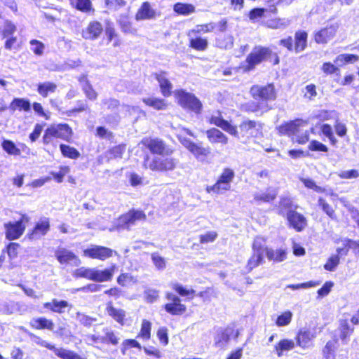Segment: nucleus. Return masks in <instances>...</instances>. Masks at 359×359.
I'll list each match as a JSON object with an SVG mask.
<instances>
[{
  "label": "nucleus",
  "mask_w": 359,
  "mask_h": 359,
  "mask_svg": "<svg viewBox=\"0 0 359 359\" xmlns=\"http://www.w3.org/2000/svg\"><path fill=\"white\" fill-rule=\"evenodd\" d=\"M173 130L180 143L198 160H204L210 154V151L209 147H204L201 144H196L184 137L186 134L191 137H195L189 129L178 126L173 127Z\"/></svg>",
  "instance_id": "f257e3e1"
},
{
  "label": "nucleus",
  "mask_w": 359,
  "mask_h": 359,
  "mask_svg": "<svg viewBox=\"0 0 359 359\" xmlns=\"http://www.w3.org/2000/svg\"><path fill=\"white\" fill-rule=\"evenodd\" d=\"M166 156L161 155V156H154L152 158L147 156L144 159V167L156 172H168L175 170L179 161L170 155Z\"/></svg>",
  "instance_id": "f03ea898"
},
{
  "label": "nucleus",
  "mask_w": 359,
  "mask_h": 359,
  "mask_svg": "<svg viewBox=\"0 0 359 359\" xmlns=\"http://www.w3.org/2000/svg\"><path fill=\"white\" fill-rule=\"evenodd\" d=\"M115 269V264L112 265L111 268L104 270L81 267L76 271L75 274L77 277L85 278L95 282H106L112 278Z\"/></svg>",
  "instance_id": "7ed1b4c3"
},
{
  "label": "nucleus",
  "mask_w": 359,
  "mask_h": 359,
  "mask_svg": "<svg viewBox=\"0 0 359 359\" xmlns=\"http://www.w3.org/2000/svg\"><path fill=\"white\" fill-rule=\"evenodd\" d=\"M72 135V130L67 124H53L45 130L43 136V142L48 144L54 139H61L70 142Z\"/></svg>",
  "instance_id": "20e7f679"
},
{
  "label": "nucleus",
  "mask_w": 359,
  "mask_h": 359,
  "mask_svg": "<svg viewBox=\"0 0 359 359\" xmlns=\"http://www.w3.org/2000/svg\"><path fill=\"white\" fill-rule=\"evenodd\" d=\"M174 96L177 102L182 108L196 114L201 112L202 103L194 95L183 90H177L174 92Z\"/></svg>",
  "instance_id": "39448f33"
},
{
  "label": "nucleus",
  "mask_w": 359,
  "mask_h": 359,
  "mask_svg": "<svg viewBox=\"0 0 359 359\" xmlns=\"http://www.w3.org/2000/svg\"><path fill=\"white\" fill-rule=\"evenodd\" d=\"M17 31L16 25L11 20L6 19L0 20V36L6 39L4 47L7 50L15 48L18 39L14 36Z\"/></svg>",
  "instance_id": "423d86ee"
},
{
  "label": "nucleus",
  "mask_w": 359,
  "mask_h": 359,
  "mask_svg": "<svg viewBox=\"0 0 359 359\" xmlns=\"http://www.w3.org/2000/svg\"><path fill=\"white\" fill-rule=\"evenodd\" d=\"M114 255H117V252L112 249L97 245H92L83 250V256L101 261H104Z\"/></svg>",
  "instance_id": "0eeeda50"
},
{
  "label": "nucleus",
  "mask_w": 359,
  "mask_h": 359,
  "mask_svg": "<svg viewBox=\"0 0 359 359\" xmlns=\"http://www.w3.org/2000/svg\"><path fill=\"white\" fill-rule=\"evenodd\" d=\"M250 94L255 99L264 101H272L276 98L275 86L271 83L264 86L255 85L250 89Z\"/></svg>",
  "instance_id": "6e6552de"
},
{
  "label": "nucleus",
  "mask_w": 359,
  "mask_h": 359,
  "mask_svg": "<svg viewBox=\"0 0 359 359\" xmlns=\"http://www.w3.org/2000/svg\"><path fill=\"white\" fill-rule=\"evenodd\" d=\"M271 54V51L264 47H255L246 59L247 66L245 67L246 70H250L264 60H266Z\"/></svg>",
  "instance_id": "1a4fd4ad"
},
{
  "label": "nucleus",
  "mask_w": 359,
  "mask_h": 359,
  "mask_svg": "<svg viewBox=\"0 0 359 359\" xmlns=\"http://www.w3.org/2000/svg\"><path fill=\"white\" fill-rule=\"evenodd\" d=\"M339 29L337 22H332L327 25L325 27L316 31L313 34L315 41L318 44H327L336 35Z\"/></svg>",
  "instance_id": "9d476101"
},
{
  "label": "nucleus",
  "mask_w": 359,
  "mask_h": 359,
  "mask_svg": "<svg viewBox=\"0 0 359 359\" xmlns=\"http://www.w3.org/2000/svg\"><path fill=\"white\" fill-rule=\"evenodd\" d=\"M28 217L25 215H22L21 219L18 222L6 224V238L9 240H15L20 237L25 229V223L28 222Z\"/></svg>",
  "instance_id": "9b49d317"
},
{
  "label": "nucleus",
  "mask_w": 359,
  "mask_h": 359,
  "mask_svg": "<svg viewBox=\"0 0 359 359\" xmlns=\"http://www.w3.org/2000/svg\"><path fill=\"white\" fill-rule=\"evenodd\" d=\"M141 144L147 147L153 154L158 155H171L173 150L167 147L165 143L159 139L144 138Z\"/></svg>",
  "instance_id": "f8f14e48"
},
{
  "label": "nucleus",
  "mask_w": 359,
  "mask_h": 359,
  "mask_svg": "<svg viewBox=\"0 0 359 359\" xmlns=\"http://www.w3.org/2000/svg\"><path fill=\"white\" fill-rule=\"evenodd\" d=\"M55 256L60 264L62 265L69 264L78 266L81 264L80 259L73 252L64 248H59L56 250Z\"/></svg>",
  "instance_id": "ddd939ff"
},
{
  "label": "nucleus",
  "mask_w": 359,
  "mask_h": 359,
  "mask_svg": "<svg viewBox=\"0 0 359 359\" xmlns=\"http://www.w3.org/2000/svg\"><path fill=\"white\" fill-rule=\"evenodd\" d=\"M308 122L302 119H296L290 122H286L278 127L277 130L278 133L281 135H287L290 137L294 136L295 132H298L299 126H307Z\"/></svg>",
  "instance_id": "4468645a"
},
{
  "label": "nucleus",
  "mask_w": 359,
  "mask_h": 359,
  "mask_svg": "<svg viewBox=\"0 0 359 359\" xmlns=\"http://www.w3.org/2000/svg\"><path fill=\"white\" fill-rule=\"evenodd\" d=\"M166 298L170 302L165 305V311L172 315H182L186 311L185 305L181 304L180 299L172 293H167Z\"/></svg>",
  "instance_id": "2eb2a0df"
},
{
  "label": "nucleus",
  "mask_w": 359,
  "mask_h": 359,
  "mask_svg": "<svg viewBox=\"0 0 359 359\" xmlns=\"http://www.w3.org/2000/svg\"><path fill=\"white\" fill-rule=\"evenodd\" d=\"M241 134L243 137L257 136L262 129L260 123L254 121H245L239 126Z\"/></svg>",
  "instance_id": "dca6fc26"
},
{
  "label": "nucleus",
  "mask_w": 359,
  "mask_h": 359,
  "mask_svg": "<svg viewBox=\"0 0 359 359\" xmlns=\"http://www.w3.org/2000/svg\"><path fill=\"white\" fill-rule=\"evenodd\" d=\"M36 343L43 347L53 350L55 354L62 359H83L77 353L65 348H57L46 341L39 339Z\"/></svg>",
  "instance_id": "f3484780"
},
{
  "label": "nucleus",
  "mask_w": 359,
  "mask_h": 359,
  "mask_svg": "<svg viewBox=\"0 0 359 359\" xmlns=\"http://www.w3.org/2000/svg\"><path fill=\"white\" fill-rule=\"evenodd\" d=\"M316 337V330H301L296 337L297 344L304 349L311 348Z\"/></svg>",
  "instance_id": "a211bd4d"
},
{
  "label": "nucleus",
  "mask_w": 359,
  "mask_h": 359,
  "mask_svg": "<svg viewBox=\"0 0 359 359\" xmlns=\"http://www.w3.org/2000/svg\"><path fill=\"white\" fill-rule=\"evenodd\" d=\"M210 123L222 128L223 130L226 131L231 135L238 137L237 127L236 126L231 125L229 122L224 120L220 116V114H218L217 116H212L210 118Z\"/></svg>",
  "instance_id": "6ab92c4d"
},
{
  "label": "nucleus",
  "mask_w": 359,
  "mask_h": 359,
  "mask_svg": "<svg viewBox=\"0 0 359 359\" xmlns=\"http://www.w3.org/2000/svg\"><path fill=\"white\" fill-rule=\"evenodd\" d=\"M157 13L151 4L146 1L144 2L135 14V20L137 21L148 20L156 18Z\"/></svg>",
  "instance_id": "aec40b11"
},
{
  "label": "nucleus",
  "mask_w": 359,
  "mask_h": 359,
  "mask_svg": "<svg viewBox=\"0 0 359 359\" xmlns=\"http://www.w3.org/2000/svg\"><path fill=\"white\" fill-rule=\"evenodd\" d=\"M103 27L97 21L90 22L87 27L83 30L82 36L86 39L94 40L97 39L102 33Z\"/></svg>",
  "instance_id": "412c9836"
},
{
  "label": "nucleus",
  "mask_w": 359,
  "mask_h": 359,
  "mask_svg": "<svg viewBox=\"0 0 359 359\" xmlns=\"http://www.w3.org/2000/svg\"><path fill=\"white\" fill-rule=\"evenodd\" d=\"M287 219L290 225L297 231H302L307 224L306 219L304 215L295 211H290L287 212Z\"/></svg>",
  "instance_id": "4be33fe9"
},
{
  "label": "nucleus",
  "mask_w": 359,
  "mask_h": 359,
  "mask_svg": "<svg viewBox=\"0 0 359 359\" xmlns=\"http://www.w3.org/2000/svg\"><path fill=\"white\" fill-rule=\"evenodd\" d=\"M146 217L144 213L140 210L130 211L120 217V224L126 226L127 228L134 224L137 221L144 219Z\"/></svg>",
  "instance_id": "5701e85b"
},
{
  "label": "nucleus",
  "mask_w": 359,
  "mask_h": 359,
  "mask_svg": "<svg viewBox=\"0 0 359 359\" xmlns=\"http://www.w3.org/2000/svg\"><path fill=\"white\" fill-rule=\"evenodd\" d=\"M106 311L109 316L120 325H128L127 318H126V311L123 309L114 307L111 302L107 303Z\"/></svg>",
  "instance_id": "b1692460"
},
{
  "label": "nucleus",
  "mask_w": 359,
  "mask_h": 359,
  "mask_svg": "<svg viewBox=\"0 0 359 359\" xmlns=\"http://www.w3.org/2000/svg\"><path fill=\"white\" fill-rule=\"evenodd\" d=\"M208 141L212 144H226L229 142L228 137L217 128H211L206 131Z\"/></svg>",
  "instance_id": "393cba45"
},
{
  "label": "nucleus",
  "mask_w": 359,
  "mask_h": 359,
  "mask_svg": "<svg viewBox=\"0 0 359 359\" xmlns=\"http://www.w3.org/2000/svg\"><path fill=\"white\" fill-rule=\"evenodd\" d=\"M50 224L48 218L41 219L36 224L32 232L29 234L32 239H38L46 234L49 231Z\"/></svg>",
  "instance_id": "a878e982"
},
{
  "label": "nucleus",
  "mask_w": 359,
  "mask_h": 359,
  "mask_svg": "<svg viewBox=\"0 0 359 359\" xmlns=\"http://www.w3.org/2000/svg\"><path fill=\"white\" fill-rule=\"evenodd\" d=\"M156 79H157L161 88V93L165 97H168L171 95L172 85L168 80L167 74L164 72L156 74Z\"/></svg>",
  "instance_id": "bb28decb"
},
{
  "label": "nucleus",
  "mask_w": 359,
  "mask_h": 359,
  "mask_svg": "<svg viewBox=\"0 0 359 359\" xmlns=\"http://www.w3.org/2000/svg\"><path fill=\"white\" fill-rule=\"evenodd\" d=\"M296 343L294 340L290 339H283L280 340L274 346V350L278 357L284 355L285 352L290 351L295 347Z\"/></svg>",
  "instance_id": "cd10ccee"
},
{
  "label": "nucleus",
  "mask_w": 359,
  "mask_h": 359,
  "mask_svg": "<svg viewBox=\"0 0 359 359\" xmlns=\"http://www.w3.org/2000/svg\"><path fill=\"white\" fill-rule=\"evenodd\" d=\"M266 255L269 260L281 262L286 259L287 252L284 248L272 249L266 248Z\"/></svg>",
  "instance_id": "c85d7f7f"
},
{
  "label": "nucleus",
  "mask_w": 359,
  "mask_h": 359,
  "mask_svg": "<svg viewBox=\"0 0 359 359\" xmlns=\"http://www.w3.org/2000/svg\"><path fill=\"white\" fill-rule=\"evenodd\" d=\"M29 324L33 328L37 330L47 329L53 330L54 328L53 322L43 317L34 318L30 320Z\"/></svg>",
  "instance_id": "c756f323"
},
{
  "label": "nucleus",
  "mask_w": 359,
  "mask_h": 359,
  "mask_svg": "<svg viewBox=\"0 0 359 359\" xmlns=\"http://www.w3.org/2000/svg\"><path fill=\"white\" fill-rule=\"evenodd\" d=\"M338 348V341L337 339L328 341L323 348L322 359H335V351Z\"/></svg>",
  "instance_id": "7c9ffc66"
},
{
  "label": "nucleus",
  "mask_w": 359,
  "mask_h": 359,
  "mask_svg": "<svg viewBox=\"0 0 359 359\" xmlns=\"http://www.w3.org/2000/svg\"><path fill=\"white\" fill-rule=\"evenodd\" d=\"M69 1L74 8L82 13H89L94 11L90 0H69Z\"/></svg>",
  "instance_id": "2f4dec72"
},
{
  "label": "nucleus",
  "mask_w": 359,
  "mask_h": 359,
  "mask_svg": "<svg viewBox=\"0 0 359 359\" xmlns=\"http://www.w3.org/2000/svg\"><path fill=\"white\" fill-rule=\"evenodd\" d=\"M307 126H299V131L295 132L292 140L300 144H306L309 140L310 132H313V128L305 129Z\"/></svg>",
  "instance_id": "473e14b6"
},
{
  "label": "nucleus",
  "mask_w": 359,
  "mask_h": 359,
  "mask_svg": "<svg viewBox=\"0 0 359 359\" xmlns=\"http://www.w3.org/2000/svg\"><path fill=\"white\" fill-rule=\"evenodd\" d=\"M277 192L273 189H267L266 191H259L254 194V200L256 202H270L273 201Z\"/></svg>",
  "instance_id": "72a5a7b5"
},
{
  "label": "nucleus",
  "mask_w": 359,
  "mask_h": 359,
  "mask_svg": "<svg viewBox=\"0 0 359 359\" xmlns=\"http://www.w3.org/2000/svg\"><path fill=\"white\" fill-rule=\"evenodd\" d=\"M43 306L53 312L62 313L65 311V308L69 306V303L65 300L53 299L51 302L45 303Z\"/></svg>",
  "instance_id": "f704fd0d"
},
{
  "label": "nucleus",
  "mask_w": 359,
  "mask_h": 359,
  "mask_svg": "<svg viewBox=\"0 0 359 359\" xmlns=\"http://www.w3.org/2000/svg\"><path fill=\"white\" fill-rule=\"evenodd\" d=\"M359 60V57L353 54H341L336 57L334 63L339 68L348 63H353Z\"/></svg>",
  "instance_id": "c9c22d12"
},
{
  "label": "nucleus",
  "mask_w": 359,
  "mask_h": 359,
  "mask_svg": "<svg viewBox=\"0 0 359 359\" xmlns=\"http://www.w3.org/2000/svg\"><path fill=\"white\" fill-rule=\"evenodd\" d=\"M57 89V85L54 83L46 81L38 84L37 91L43 97H46L49 94L53 93Z\"/></svg>",
  "instance_id": "e433bc0d"
},
{
  "label": "nucleus",
  "mask_w": 359,
  "mask_h": 359,
  "mask_svg": "<svg viewBox=\"0 0 359 359\" xmlns=\"http://www.w3.org/2000/svg\"><path fill=\"white\" fill-rule=\"evenodd\" d=\"M189 37V46L191 48L199 51H203L207 48L208 42L206 39L196 36L194 37V35Z\"/></svg>",
  "instance_id": "4c0bfd02"
},
{
  "label": "nucleus",
  "mask_w": 359,
  "mask_h": 359,
  "mask_svg": "<svg viewBox=\"0 0 359 359\" xmlns=\"http://www.w3.org/2000/svg\"><path fill=\"white\" fill-rule=\"evenodd\" d=\"M231 185L222 182L217 180L216 183L212 186H207L206 191L209 194L214 193L216 194H222L225 191L230 190Z\"/></svg>",
  "instance_id": "58836bf2"
},
{
  "label": "nucleus",
  "mask_w": 359,
  "mask_h": 359,
  "mask_svg": "<svg viewBox=\"0 0 359 359\" xmlns=\"http://www.w3.org/2000/svg\"><path fill=\"white\" fill-rule=\"evenodd\" d=\"M143 102L148 106L156 110H165L168 107V103L163 99L156 97L144 98Z\"/></svg>",
  "instance_id": "ea45409f"
},
{
  "label": "nucleus",
  "mask_w": 359,
  "mask_h": 359,
  "mask_svg": "<svg viewBox=\"0 0 359 359\" xmlns=\"http://www.w3.org/2000/svg\"><path fill=\"white\" fill-rule=\"evenodd\" d=\"M215 27V25L213 22L208 24L198 25L194 29L190 30L188 33V36L196 35L201 33H208L212 32Z\"/></svg>",
  "instance_id": "a19ab883"
},
{
  "label": "nucleus",
  "mask_w": 359,
  "mask_h": 359,
  "mask_svg": "<svg viewBox=\"0 0 359 359\" xmlns=\"http://www.w3.org/2000/svg\"><path fill=\"white\" fill-rule=\"evenodd\" d=\"M307 43V33L306 32H298L295 35V50L300 52L304 50Z\"/></svg>",
  "instance_id": "79ce46f5"
},
{
  "label": "nucleus",
  "mask_w": 359,
  "mask_h": 359,
  "mask_svg": "<svg viewBox=\"0 0 359 359\" xmlns=\"http://www.w3.org/2000/svg\"><path fill=\"white\" fill-rule=\"evenodd\" d=\"M175 12L178 14L187 15L195 11V7L190 4L177 3L173 8Z\"/></svg>",
  "instance_id": "37998d69"
},
{
  "label": "nucleus",
  "mask_w": 359,
  "mask_h": 359,
  "mask_svg": "<svg viewBox=\"0 0 359 359\" xmlns=\"http://www.w3.org/2000/svg\"><path fill=\"white\" fill-rule=\"evenodd\" d=\"M103 332L104 335L102 336V339H104L102 341V343L111 344L112 345L114 346L118 344L119 338L114 331H112L108 327H104L103 329Z\"/></svg>",
  "instance_id": "c03bdc74"
},
{
  "label": "nucleus",
  "mask_w": 359,
  "mask_h": 359,
  "mask_svg": "<svg viewBox=\"0 0 359 359\" xmlns=\"http://www.w3.org/2000/svg\"><path fill=\"white\" fill-rule=\"evenodd\" d=\"M60 149L62 154L65 157H67L72 159H76L80 156V153L74 147L61 144L60 145Z\"/></svg>",
  "instance_id": "a18cd8bd"
},
{
  "label": "nucleus",
  "mask_w": 359,
  "mask_h": 359,
  "mask_svg": "<svg viewBox=\"0 0 359 359\" xmlns=\"http://www.w3.org/2000/svg\"><path fill=\"white\" fill-rule=\"evenodd\" d=\"M295 208L292 201L290 197L281 198L279 205L280 214L285 215Z\"/></svg>",
  "instance_id": "49530a36"
},
{
  "label": "nucleus",
  "mask_w": 359,
  "mask_h": 359,
  "mask_svg": "<svg viewBox=\"0 0 359 359\" xmlns=\"http://www.w3.org/2000/svg\"><path fill=\"white\" fill-rule=\"evenodd\" d=\"M263 261V255L259 252H253L252 255L248 259L247 264L248 271H251L253 269L258 266Z\"/></svg>",
  "instance_id": "de8ad7c7"
},
{
  "label": "nucleus",
  "mask_w": 359,
  "mask_h": 359,
  "mask_svg": "<svg viewBox=\"0 0 359 359\" xmlns=\"http://www.w3.org/2000/svg\"><path fill=\"white\" fill-rule=\"evenodd\" d=\"M151 323L147 320H143L141 325L140 332L138 337L144 340H148L151 337Z\"/></svg>",
  "instance_id": "09e8293b"
},
{
  "label": "nucleus",
  "mask_w": 359,
  "mask_h": 359,
  "mask_svg": "<svg viewBox=\"0 0 359 359\" xmlns=\"http://www.w3.org/2000/svg\"><path fill=\"white\" fill-rule=\"evenodd\" d=\"M1 146L4 150L10 155L19 156L21 154L20 149L11 140H4Z\"/></svg>",
  "instance_id": "8fccbe9b"
},
{
  "label": "nucleus",
  "mask_w": 359,
  "mask_h": 359,
  "mask_svg": "<svg viewBox=\"0 0 359 359\" xmlns=\"http://www.w3.org/2000/svg\"><path fill=\"white\" fill-rule=\"evenodd\" d=\"M339 329L341 331L340 337L342 340H345L353 332V327H351L348 323V318L341 319L340 320Z\"/></svg>",
  "instance_id": "3c124183"
},
{
  "label": "nucleus",
  "mask_w": 359,
  "mask_h": 359,
  "mask_svg": "<svg viewBox=\"0 0 359 359\" xmlns=\"http://www.w3.org/2000/svg\"><path fill=\"white\" fill-rule=\"evenodd\" d=\"M292 313L290 311H286L280 315L276 321L278 327H283L288 325L292 320Z\"/></svg>",
  "instance_id": "603ef678"
},
{
  "label": "nucleus",
  "mask_w": 359,
  "mask_h": 359,
  "mask_svg": "<svg viewBox=\"0 0 359 359\" xmlns=\"http://www.w3.org/2000/svg\"><path fill=\"white\" fill-rule=\"evenodd\" d=\"M11 108L19 109L27 111L30 109V103L28 100L22 98H15L11 103Z\"/></svg>",
  "instance_id": "864d4df0"
},
{
  "label": "nucleus",
  "mask_w": 359,
  "mask_h": 359,
  "mask_svg": "<svg viewBox=\"0 0 359 359\" xmlns=\"http://www.w3.org/2000/svg\"><path fill=\"white\" fill-rule=\"evenodd\" d=\"M119 24L123 32L128 34H133L135 32V29L133 27L128 16H121L119 19Z\"/></svg>",
  "instance_id": "5fc2aeb1"
},
{
  "label": "nucleus",
  "mask_w": 359,
  "mask_h": 359,
  "mask_svg": "<svg viewBox=\"0 0 359 359\" xmlns=\"http://www.w3.org/2000/svg\"><path fill=\"white\" fill-rule=\"evenodd\" d=\"M235 176V173L233 170L230 168H224L218 178V180L228 184L231 185L233 178Z\"/></svg>",
  "instance_id": "6e6d98bb"
},
{
  "label": "nucleus",
  "mask_w": 359,
  "mask_h": 359,
  "mask_svg": "<svg viewBox=\"0 0 359 359\" xmlns=\"http://www.w3.org/2000/svg\"><path fill=\"white\" fill-rule=\"evenodd\" d=\"M31 50L33 51V53L36 55H42L45 49V45L36 40V39H32L29 42Z\"/></svg>",
  "instance_id": "4d7b16f0"
},
{
  "label": "nucleus",
  "mask_w": 359,
  "mask_h": 359,
  "mask_svg": "<svg viewBox=\"0 0 359 359\" xmlns=\"http://www.w3.org/2000/svg\"><path fill=\"white\" fill-rule=\"evenodd\" d=\"M339 264V257L337 255H332L324 265V269L329 271H335Z\"/></svg>",
  "instance_id": "13d9d810"
},
{
  "label": "nucleus",
  "mask_w": 359,
  "mask_h": 359,
  "mask_svg": "<svg viewBox=\"0 0 359 359\" xmlns=\"http://www.w3.org/2000/svg\"><path fill=\"white\" fill-rule=\"evenodd\" d=\"M171 286L173 290H175L177 293H179V294L183 297H193V294L195 292L194 290L187 289L178 283H172Z\"/></svg>",
  "instance_id": "bf43d9fd"
},
{
  "label": "nucleus",
  "mask_w": 359,
  "mask_h": 359,
  "mask_svg": "<svg viewBox=\"0 0 359 359\" xmlns=\"http://www.w3.org/2000/svg\"><path fill=\"white\" fill-rule=\"evenodd\" d=\"M290 21L287 19H275L269 21L267 25L273 29H280L287 27Z\"/></svg>",
  "instance_id": "052dcab7"
},
{
  "label": "nucleus",
  "mask_w": 359,
  "mask_h": 359,
  "mask_svg": "<svg viewBox=\"0 0 359 359\" xmlns=\"http://www.w3.org/2000/svg\"><path fill=\"white\" fill-rule=\"evenodd\" d=\"M320 69L322 72L326 75L335 74L339 71V69L336 66L335 64L330 62H324L322 65Z\"/></svg>",
  "instance_id": "680f3d73"
},
{
  "label": "nucleus",
  "mask_w": 359,
  "mask_h": 359,
  "mask_svg": "<svg viewBox=\"0 0 359 359\" xmlns=\"http://www.w3.org/2000/svg\"><path fill=\"white\" fill-rule=\"evenodd\" d=\"M70 169L68 166H62L60 168V170L58 172H52L51 175L53 179L58 183H60L63 181L64 177L69 173Z\"/></svg>",
  "instance_id": "e2e57ef3"
},
{
  "label": "nucleus",
  "mask_w": 359,
  "mask_h": 359,
  "mask_svg": "<svg viewBox=\"0 0 359 359\" xmlns=\"http://www.w3.org/2000/svg\"><path fill=\"white\" fill-rule=\"evenodd\" d=\"M337 175L341 179H356L359 177V171L355 169L342 170Z\"/></svg>",
  "instance_id": "0e129e2a"
},
{
  "label": "nucleus",
  "mask_w": 359,
  "mask_h": 359,
  "mask_svg": "<svg viewBox=\"0 0 359 359\" xmlns=\"http://www.w3.org/2000/svg\"><path fill=\"white\" fill-rule=\"evenodd\" d=\"M104 3L107 8L110 10L116 11L126 4L124 0H104Z\"/></svg>",
  "instance_id": "69168bd1"
},
{
  "label": "nucleus",
  "mask_w": 359,
  "mask_h": 359,
  "mask_svg": "<svg viewBox=\"0 0 359 359\" xmlns=\"http://www.w3.org/2000/svg\"><path fill=\"white\" fill-rule=\"evenodd\" d=\"M125 149L126 147L124 145L116 146L109 150L108 157L109 158H121Z\"/></svg>",
  "instance_id": "338daca9"
},
{
  "label": "nucleus",
  "mask_w": 359,
  "mask_h": 359,
  "mask_svg": "<svg viewBox=\"0 0 359 359\" xmlns=\"http://www.w3.org/2000/svg\"><path fill=\"white\" fill-rule=\"evenodd\" d=\"M151 259L153 261L154 264L158 269L162 270L165 268L166 262L165 259L161 257L158 253L152 254Z\"/></svg>",
  "instance_id": "774afa93"
}]
</instances>
